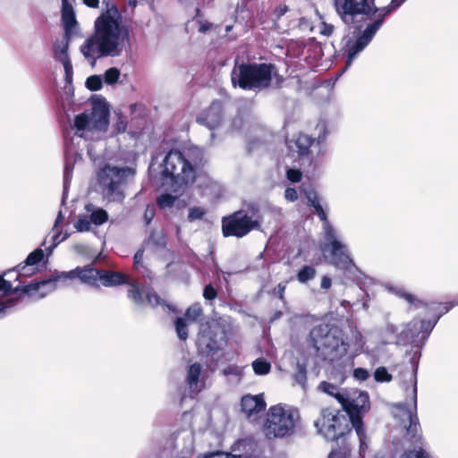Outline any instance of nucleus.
I'll list each match as a JSON object with an SVG mask.
<instances>
[{"label":"nucleus","mask_w":458,"mask_h":458,"mask_svg":"<svg viewBox=\"0 0 458 458\" xmlns=\"http://www.w3.org/2000/svg\"><path fill=\"white\" fill-rule=\"evenodd\" d=\"M202 315V308L199 303H194L190 306L185 313V320L195 322Z\"/></svg>","instance_id":"4c0bfd02"},{"label":"nucleus","mask_w":458,"mask_h":458,"mask_svg":"<svg viewBox=\"0 0 458 458\" xmlns=\"http://www.w3.org/2000/svg\"><path fill=\"white\" fill-rule=\"evenodd\" d=\"M120 70L115 67L107 69L103 74V81L108 85L116 83L120 78Z\"/></svg>","instance_id":"a19ab883"},{"label":"nucleus","mask_w":458,"mask_h":458,"mask_svg":"<svg viewBox=\"0 0 458 458\" xmlns=\"http://www.w3.org/2000/svg\"><path fill=\"white\" fill-rule=\"evenodd\" d=\"M286 177L291 182H298L301 180L302 173L299 169L289 168L286 171Z\"/></svg>","instance_id":"603ef678"},{"label":"nucleus","mask_w":458,"mask_h":458,"mask_svg":"<svg viewBox=\"0 0 458 458\" xmlns=\"http://www.w3.org/2000/svg\"><path fill=\"white\" fill-rule=\"evenodd\" d=\"M64 282L62 274L57 275L47 280L40 282H33L22 287H13L10 281L5 280L0 276V298L14 297L13 294L17 292H23L30 297L34 299H42L48 293H52L58 287V283Z\"/></svg>","instance_id":"ddd939ff"},{"label":"nucleus","mask_w":458,"mask_h":458,"mask_svg":"<svg viewBox=\"0 0 458 458\" xmlns=\"http://www.w3.org/2000/svg\"><path fill=\"white\" fill-rule=\"evenodd\" d=\"M317 275V270L312 266H304L296 276L297 280L301 284H306L309 281L315 278Z\"/></svg>","instance_id":"7c9ffc66"},{"label":"nucleus","mask_w":458,"mask_h":458,"mask_svg":"<svg viewBox=\"0 0 458 458\" xmlns=\"http://www.w3.org/2000/svg\"><path fill=\"white\" fill-rule=\"evenodd\" d=\"M206 214V210L200 207H192L189 208L188 220L192 222L201 219Z\"/></svg>","instance_id":"de8ad7c7"},{"label":"nucleus","mask_w":458,"mask_h":458,"mask_svg":"<svg viewBox=\"0 0 458 458\" xmlns=\"http://www.w3.org/2000/svg\"><path fill=\"white\" fill-rule=\"evenodd\" d=\"M274 66L267 64H241L232 72V82L243 89L261 90L270 85Z\"/></svg>","instance_id":"1a4fd4ad"},{"label":"nucleus","mask_w":458,"mask_h":458,"mask_svg":"<svg viewBox=\"0 0 458 458\" xmlns=\"http://www.w3.org/2000/svg\"><path fill=\"white\" fill-rule=\"evenodd\" d=\"M452 307L453 305H450L449 303H433L430 309H433L434 310L437 311L435 319H437V321L440 318V317L446 313Z\"/></svg>","instance_id":"8fccbe9b"},{"label":"nucleus","mask_w":458,"mask_h":458,"mask_svg":"<svg viewBox=\"0 0 458 458\" xmlns=\"http://www.w3.org/2000/svg\"><path fill=\"white\" fill-rule=\"evenodd\" d=\"M260 222L248 216L244 211H236L222 220V230L225 236L242 238L254 229H259Z\"/></svg>","instance_id":"dca6fc26"},{"label":"nucleus","mask_w":458,"mask_h":458,"mask_svg":"<svg viewBox=\"0 0 458 458\" xmlns=\"http://www.w3.org/2000/svg\"><path fill=\"white\" fill-rule=\"evenodd\" d=\"M387 289L394 294L405 299L409 303H414L416 301V298L411 293H407L400 286H387Z\"/></svg>","instance_id":"c03bdc74"},{"label":"nucleus","mask_w":458,"mask_h":458,"mask_svg":"<svg viewBox=\"0 0 458 458\" xmlns=\"http://www.w3.org/2000/svg\"><path fill=\"white\" fill-rule=\"evenodd\" d=\"M295 380L302 387H305L307 377L305 367L300 363L297 364V372L295 373Z\"/></svg>","instance_id":"09e8293b"},{"label":"nucleus","mask_w":458,"mask_h":458,"mask_svg":"<svg viewBox=\"0 0 458 458\" xmlns=\"http://www.w3.org/2000/svg\"><path fill=\"white\" fill-rule=\"evenodd\" d=\"M346 378V370L344 367L335 366L328 374V379L337 385H343Z\"/></svg>","instance_id":"72a5a7b5"},{"label":"nucleus","mask_w":458,"mask_h":458,"mask_svg":"<svg viewBox=\"0 0 458 458\" xmlns=\"http://www.w3.org/2000/svg\"><path fill=\"white\" fill-rule=\"evenodd\" d=\"M85 212L92 225L98 226L105 224L108 220V214L106 210L95 207L93 204H87L85 206Z\"/></svg>","instance_id":"bb28decb"},{"label":"nucleus","mask_w":458,"mask_h":458,"mask_svg":"<svg viewBox=\"0 0 458 458\" xmlns=\"http://www.w3.org/2000/svg\"><path fill=\"white\" fill-rule=\"evenodd\" d=\"M323 233L324 242L320 244V250L326 261L337 267H346L352 259L345 243L340 240L332 225H327Z\"/></svg>","instance_id":"4468645a"},{"label":"nucleus","mask_w":458,"mask_h":458,"mask_svg":"<svg viewBox=\"0 0 458 458\" xmlns=\"http://www.w3.org/2000/svg\"><path fill=\"white\" fill-rule=\"evenodd\" d=\"M241 406L246 417L251 419L265 410L266 403L262 394H246L242 398Z\"/></svg>","instance_id":"5701e85b"},{"label":"nucleus","mask_w":458,"mask_h":458,"mask_svg":"<svg viewBox=\"0 0 458 458\" xmlns=\"http://www.w3.org/2000/svg\"><path fill=\"white\" fill-rule=\"evenodd\" d=\"M228 454L230 458H264L259 443L252 437L236 440Z\"/></svg>","instance_id":"6ab92c4d"},{"label":"nucleus","mask_w":458,"mask_h":458,"mask_svg":"<svg viewBox=\"0 0 458 458\" xmlns=\"http://www.w3.org/2000/svg\"><path fill=\"white\" fill-rule=\"evenodd\" d=\"M305 198L307 199V205L313 208L315 213L318 216L319 219L323 222L322 230L326 228V225H332L327 219V215L324 209L321 199L315 190H305Z\"/></svg>","instance_id":"393cba45"},{"label":"nucleus","mask_w":458,"mask_h":458,"mask_svg":"<svg viewBox=\"0 0 458 458\" xmlns=\"http://www.w3.org/2000/svg\"><path fill=\"white\" fill-rule=\"evenodd\" d=\"M353 377L360 381H365L369 378V373L367 369L357 368L353 370Z\"/></svg>","instance_id":"4d7b16f0"},{"label":"nucleus","mask_w":458,"mask_h":458,"mask_svg":"<svg viewBox=\"0 0 458 458\" xmlns=\"http://www.w3.org/2000/svg\"><path fill=\"white\" fill-rule=\"evenodd\" d=\"M437 323V319H434V321L431 320H419V322H415L414 326L420 325V328L421 330V336L420 339H425L428 337L430 331L433 329Z\"/></svg>","instance_id":"79ce46f5"},{"label":"nucleus","mask_w":458,"mask_h":458,"mask_svg":"<svg viewBox=\"0 0 458 458\" xmlns=\"http://www.w3.org/2000/svg\"><path fill=\"white\" fill-rule=\"evenodd\" d=\"M164 187H165V185ZM165 190L169 191L170 193L161 194L157 199V203L158 207L160 208H163V209L172 208L174 206L175 200L179 198V196L182 195V194H176V193L173 192L171 191L169 185H166V189Z\"/></svg>","instance_id":"c85d7f7f"},{"label":"nucleus","mask_w":458,"mask_h":458,"mask_svg":"<svg viewBox=\"0 0 458 458\" xmlns=\"http://www.w3.org/2000/svg\"><path fill=\"white\" fill-rule=\"evenodd\" d=\"M415 322H419V320H413L409 325H407L406 329H404L400 336L403 340H407L410 342H415L417 338H420L421 330L420 328V325L414 326Z\"/></svg>","instance_id":"c756f323"},{"label":"nucleus","mask_w":458,"mask_h":458,"mask_svg":"<svg viewBox=\"0 0 458 458\" xmlns=\"http://www.w3.org/2000/svg\"><path fill=\"white\" fill-rule=\"evenodd\" d=\"M286 143L291 151L296 152L302 161L310 165L326 152L324 145H319L314 138L304 133H299L293 139L287 140Z\"/></svg>","instance_id":"f3484780"},{"label":"nucleus","mask_w":458,"mask_h":458,"mask_svg":"<svg viewBox=\"0 0 458 458\" xmlns=\"http://www.w3.org/2000/svg\"><path fill=\"white\" fill-rule=\"evenodd\" d=\"M132 174L133 171L128 167L105 165L98 172V181L108 200L120 202L124 198L121 185Z\"/></svg>","instance_id":"f8f14e48"},{"label":"nucleus","mask_w":458,"mask_h":458,"mask_svg":"<svg viewBox=\"0 0 458 458\" xmlns=\"http://www.w3.org/2000/svg\"><path fill=\"white\" fill-rule=\"evenodd\" d=\"M108 110L103 106H96L91 113H82L75 116L73 129L74 135L72 142L66 147V160L64 172V187L67 189L71 179L72 171L77 160L81 159L82 151L87 148L88 154L91 159L96 157L92 153L91 147L87 143L90 139H98L100 132L106 131L108 126Z\"/></svg>","instance_id":"7ed1b4c3"},{"label":"nucleus","mask_w":458,"mask_h":458,"mask_svg":"<svg viewBox=\"0 0 458 458\" xmlns=\"http://www.w3.org/2000/svg\"><path fill=\"white\" fill-rule=\"evenodd\" d=\"M310 337L313 347L326 359L335 360L347 353L348 344L338 327L319 324L312 328Z\"/></svg>","instance_id":"6e6552de"},{"label":"nucleus","mask_w":458,"mask_h":458,"mask_svg":"<svg viewBox=\"0 0 458 458\" xmlns=\"http://www.w3.org/2000/svg\"><path fill=\"white\" fill-rule=\"evenodd\" d=\"M66 239V235L64 236H61V234L59 233H55L53 236H52V241H53V245L52 247L50 248L49 251H52V249L55 248L57 244H59L60 242H62L63 241H64Z\"/></svg>","instance_id":"680f3d73"},{"label":"nucleus","mask_w":458,"mask_h":458,"mask_svg":"<svg viewBox=\"0 0 458 458\" xmlns=\"http://www.w3.org/2000/svg\"><path fill=\"white\" fill-rule=\"evenodd\" d=\"M284 290H285V285L284 284H278L274 291H275V293L278 294L280 299H283Z\"/></svg>","instance_id":"0e129e2a"},{"label":"nucleus","mask_w":458,"mask_h":458,"mask_svg":"<svg viewBox=\"0 0 458 458\" xmlns=\"http://www.w3.org/2000/svg\"><path fill=\"white\" fill-rule=\"evenodd\" d=\"M340 386L334 381H323L319 384L318 389L328 395L334 396L341 404L346 393L344 389L340 388Z\"/></svg>","instance_id":"cd10ccee"},{"label":"nucleus","mask_w":458,"mask_h":458,"mask_svg":"<svg viewBox=\"0 0 458 458\" xmlns=\"http://www.w3.org/2000/svg\"><path fill=\"white\" fill-rule=\"evenodd\" d=\"M320 33L327 37H329L333 34L334 26L331 24H327L326 22H322L319 28Z\"/></svg>","instance_id":"052dcab7"},{"label":"nucleus","mask_w":458,"mask_h":458,"mask_svg":"<svg viewBox=\"0 0 458 458\" xmlns=\"http://www.w3.org/2000/svg\"><path fill=\"white\" fill-rule=\"evenodd\" d=\"M18 302L17 297L0 298V318L12 310Z\"/></svg>","instance_id":"ea45409f"},{"label":"nucleus","mask_w":458,"mask_h":458,"mask_svg":"<svg viewBox=\"0 0 458 458\" xmlns=\"http://www.w3.org/2000/svg\"><path fill=\"white\" fill-rule=\"evenodd\" d=\"M43 257H44L43 250L38 248L29 254V256L25 259L24 263H26L27 265H31V266L35 267L38 263H39L42 260Z\"/></svg>","instance_id":"a18cd8bd"},{"label":"nucleus","mask_w":458,"mask_h":458,"mask_svg":"<svg viewBox=\"0 0 458 458\" xmlns=\"http://www.w3.org/2000/svg\"><path fill=\"white\" fill-rule=\"evenodd\" d=\"M347 417L344 411L327 408L321 411L314 426L326 439L334 441L351 431V421Z\"/></svg>","instance_id":"9b49d317"},{"label":"nucleus","mask_w":458,"mask_h":458,"mask_svg":"<svg viewBox=\"0 0 458 458\" xmlns=\"http://www.w3.org/2000/svg\"><path fill=\"white\" fill-rule=\"evenodd\" d=\"M328 133L329 131L327 123L325 121H320L315 127L316 138L314 139L316 142L319 143V145H323V142L325 141Z\"/></svg>","instance_id":"e433bc0d"},{"label":"nucleus","mask_w":458,"mask_h":458,"mask_svg":"<svg viewBox=\"0 0 458 458\" xmlns=\"http://www.w3.org/2000/svg\"><path fill=\"white\" fill-rule=\"evenodd\" d=\"M222 373L225 377L239 382L242 376V368L234 364L228 365L222 370Z\"/></svg>","instance_id":"c9c22d12"},{"label":"nucleus","mask_w":458,"mask_h":458,"mask_svg":"<svg viewBox=\"0 0 458 458\" xmlns=\"http://www.w3.org/2000/svg\"><path fill=\"white\" fill-rule=\"evenodd\" d=\"M69 39L70 38L64 36V38L55 41L54 44L55 58L63 64L67 81L72 80V65L68 55Z\"/></svg>","instance_id":"412c9836"},{"label":"nucleus","mask_w":458,"mask_h":458,"mask_svg":"<svg viewBox=\"0 0 458 458\" xmlns=\"http://www.w3.org/2000/svg\"><path fill=\"white\" fill-rule=\"evenodd\" d=\"M217 293L216 289L211 285L208 284L205 286L203 291V297L208 301H212L216 298Z\"/></svg>","instance_id":"6e6d98bb"},{"label":"nucleus","mask_w":458,"mask_h":458,"mask_svg":"<svg viewBox=\"0 0 458 458\" xmlns=\"http://www.w3.org/2000/svg\"><path fill=\"white\" fill-rule=\"evenodd\" d=\"M197 458H230V456L228 452L214 451L199 454Z\"/></svg>","instance_id":"5fc2aeb1"},{"label":"nucleus","mask_w":458,"mask_h":458,"mask_svg":"<svg viewBox=\"0 0 458 458\" xmlns=\"http://www.w3.org/2000/svg\"><path fill=\"white\" fill-rule=\"evenodd\" d=\"M64 281L67 279L79 278L83 284L98 287L99 270L89 266L84 267H77L69 272L62 273Z\"/></svg>","instance_id":"aec40b11"},{"label":"nucleus","mask_w":458,"mask_h":458,"mask_svg":"<svg viewBox=\"0 0 458 458\" xmlns=\"http://www.w3.org/2000/svg\"><path fill=\"white\" fill-rule=\"evenodd\" d=\"M252 368L256 375L263 376L269 373L271 364L263 358H259L252 362Z\"/></svg>","instance_id":"473e14b6"},{"label":"nucleus","mask_w":458,"mask_h":458,"mask_svg":"<svg viewBox=\"0 0 458 458\" xmlns=\"http://www.w3.org/2000/svg\"><path fill=\"white\" fill-rule=\"evenodd\" d=\"M74 228L77 232H90L92 230V224L89 218V216L85 214H81L78 216L77 221L74 223Z\"/></svg>","instance_id":"f704fd0d"},{"label":"nucleus","mask_w":458,"mask_h":458,"mask_svg":"<svg viewBox=\"0 0 458 458\" xmlns=\"http://www.w3.org/2000/svg\"><path fill=\"white\" fill-rule=\"evenodd\" d=\"M175 328L178 337L181 340H186L188 337L186 320L184 318H178L175 321Z\"/></svg>","instance_id":"49530a36"},{"label":"nucleus","mask_w":458,"mask_h":458,"mask_svg":"<svg viewBox=\"0 0 458 458\" xmlns=\"http://www.w3.org/2000/svg\"><path fill=\"white\" fill-rule=\"evenodd\" d=\"M162 165V186L169 185L176 194H182L197 179V160L189 150H170Z\"/></svg>","instance_id":"20e7f679"},{"label":"nucleus","mask_w":458,"mask_h":458,"mask_svg":"<svg viewBox=\"0 0 458 458\" xmlns=\"http://www.w3.org/2000/svg\"><path fill=\"white\" fill-rule=\"evenodd\" d=\"M155 216V208L153 206H148L144 212V220L148 225Z\"/></svg>","instance_id":"bf43d9fd"},{"label":"nucleus","mask_w":458,"mask_h":458,"mask_svg":"<svg viewBox=\"0 0 458 458\" xmlns=\"http://www.w3.org/2000/svg\"><path fill=\"white\" fill-rule=\"evenodd\" d=\"M102 85L103 79L100 75H91L86 81V87L92 91L101 89Z\"/></svg>","instance_id":"37998d69"},{"label":"nucleus","mask_w":458,"mask_h":458,"mask_svg":"<svg viewBox=\"0 0 458 458\" xmlns=\"http://www.w3.org/2000/svg\"><path fill=\"white\" fill-rule=\"evenodd\" d=\"M62 21L64 27L65 36L71 38L77 31V21L72 4L65 0L63 3Z\"/></svg>","instance_id":"a878e982"},{"label":"nucleus","mask_w":458,"mask_h":458,"mask_svg":"<svg viewBox=\"0 0 458 458\" xmlns=\"http://www.w3.org/2000/svg\"><path fill=\"white\" fill-rule=\"evenodd\" d=\"M103 286L113 287L120 284L128 285L127 296L137 306L149 304L152 307L163 306L165 301L155 293L141 287L136 280L128 275L113 270H99V279Z\"/></svg>","instance_id":"423d86ee"},{"label":"nucleus","mask_w":458,"mask_h":458,"mask_svg":"<svg viewBox=\"0 0 458 458\" xmlns=\"http://www.w3.org/2000/svg\"><path fill=\"white\" fill-rule=\"evenodd\" d=\"M344 412L348 416L352 428L360 441V454L362 456L369 448V440L362 421V417L370 408L369 396L365 391H354L346 394L341 403Z\"/></svg>","instance_id":"0eeeda50"},{"label":"nucleus","mask_w":458,"mask_h":458,"mask_svg":"<svg viewBox=\"0 0 458 458\" xmlns=\"http://www.w3.org/2000/svg\"><path fill=\"white\" fill-rule=\"evenodd\" d=\"M284 198L291 202L297 200L298 192L294 188L288 187L284 191Z\"/></svg>","instance_id":"13d9d810"},{"label":"nucleus","mask_w":458,"mask_h":458,"mask_svg":"<svg viewBox=\"0 0 458 458\" xmlns=\"http://www.w3.org/2000/svg\"><path fill=\"white\" fill-rule=\"evenodd\" d=\"M198 123L209 130L218 127L222 122V106L219 103L214 102L198 116Z\"/></svg>","instance_id":"4be33fe9"},{"label":"nucleus","mask_w":458,"mask_h":458,"mask_svg":"<svg viewBox=\"0 0 458 458\" xmlns=\"http://www.w3.org/2000/svg\"><path fill=\"white\" fill-rule=\"evenodd\" d=\"M300 422L297 408L279 403L268 409L263 432L269 439L287 437L295 433Z\"/></svg>","instance_id":"39448f33"},{"label":"nucleus","mask_w":458,"mask_h":458,"mask_svg":"<svg viewBox=\"0 0 458 458\" xmlns=\"http://www.w3.org/2000/svg\"><path fill=\"white\" fill-rule=\"evenodd\" d=\"M374 379L377 383H389L393 380V376L388 372L386 367H378L374 371Z\"/></svg>","instance_id":"58836bf2"},{"label":"nucleus","mask_w":458,"mask_h":458,"mask_svg":"<svg viewBox=\"0 0 458 458\" xmlns=\"http://www.w3.org/2000/svg\"><path fill=\"white\" fill-rule=\"evenodd\" d=\"M409 386L404 389L406 402L394 406V417L400 421L408 435L415 437L420 431L417 416V382L415 375L407 372Z\"/></svg>","instance_id":"9d476101"},{"label":"nucleus","mask_w":458,"mask_h":458,"mask_svg":"<svg viewBox=\"0 0 458 458\" xmlns=\"http://www.w3.org/2000/svg\"><path fill=\"white\" fill-rule=\"evenodd\" d=\"M174 458H191L195 452V435L191 428L174 433Z\"/></svg>","instance_id":"a211bd4d"},{"label":"nucleus","mask_w":458,"mask_h":458,"mask_svg":"<svg viewBox=\"0 0 458 458\" xmlns=\"http://www.w3.org/2000/svg\"><path fill=\"white\" fill-rule=\"evenodd\" d=\"M131 31L115 7L108 8L95 21L94 32L85 39L80 50L94 66L102 57H119L130 48Z\"/></svg>","instance_id":"f257e3e1"},{"label":"nucleus","mask_w":458,"mask_h":458,"mask_svg":"<svg viewBox=\"0 0 458 458\" xmlns=\"http://www.w3.org/2000/svg\"><path fill=\"white\" fill-rule=\"evenodd\" d=\"M287 11H288L287 6L284 4H281L276 9V13L277 17H280V16L284 15Z\"/></svg>","instance_id":"338daca9"},{"label":"nucleus","mask_w":458,"mask_h":458,"mask_svg":"<svg viewBox=\"0 0 458 458\" xmlns=\"http://www.w3.org/2000/svg\"><path fill=\"white\" fill-rule=\"evenodd\" d=\"M400 458H429L428 454L422 449H415L405 452Z\"/></svg>","instance_id":"3c124183"},{"label":"nucleus","mask_w":458,"mask_h":458,"mask_svg":"<svg viewBox=\"0 0 458 458\" xmlns=\"http://www.w3.org/2000/svg\"><path fill=\"white\" fill-rule=\"evenodd\" d=\"M352 336L355 339L356 344L358 345L361 346L362 345V335H361L360 332H359L358 330L353 331Z\"/></svg>","instance_id":"69168bd1"},{"label":"nucleus","mask_w":458,"mask_h":458,"mask_svg":"<svg viewBox=\"0 0 458 458\" xmlns=\"http://www.w3.org/2000/svg\"><path fill=\"white\" fill-rule=\"evenodd\" d=\"M328 458H344V453L340 450H333L329 455Z\"/></svg>","instance_id":"774afa93"},{"label":"nucleus","mask_w":458,"mask_h":458,"mask_svg":"<svg viewBox=\"0 0 458 458\" xmlns=\"http://www.w3.org/2000/svg\"><path fill=\"white\" fill-rule=\"evenodd\" d=\"M186 382L191 393L198 394L205 387V379L199 363L189 367Z\"/></svg>","instance_id":"b1692460"},{"label":"nucleus","mask_w":458,"mask_h":458,"mask_svg":"<svg viewBox=\"0 0 458 458\" xmlns=\"http://www.w3.org/2000/svg\"><path fill=\"white\" fill-rule=\"evenodd\" d=\"M331 285H332L331 278L327 276H324L321 279V284H320L321 289L327 290L331 287Z\"/></svg>","instance_id":"e2e57ef3"},{"label":"nucleus","mask_w":458,"mask_h":458,"mask_svg":"<svg viewBox=\"0 0 458 458\" xmlns=\"http://www.w3.org/2000/svg\"><path fill=\"white\" fill-rule=\"evenodd\" d=\"M37 271L36 267H33L31 265H27L26 263H21L19 264L13 270H9L6 273H4V276H8L12 274L13 272L17 273V276H30L33 274H35Z\"/></svg>","instance_id":"2f4dec72"},{"label":"nucleus","mask_w":458,"mask_h":458,"mask_svg":"<svg viewBox=\"0 0 458 458\" xmlns=\"http://www.w3.org/2000/svg\"><path fill=\"white\" fill-rule=\"evenodd\" d=\"M165 246V241L161 233H154L148 239V245Z\"/></svg>","instance_id":"864d4df0"},{"label":"nucleus","mask_w":458,"mask_h":458,"mask_svg":"<svg viewBox=\"0 0 458 458\" xmlns=\"http://www.w3.org/2000/svg\"><path fill=\"white\" fill-rule=\"evenodd\" d=\"M405 0H392L387 6L377 8L375 0H335V7L343 21L352 23L357 15L362 14L375 20L368 23L365 30L354 41L349 40L344 47L346 66L348 68L357 55L362 52L372 40L383 24L385 17L398 8Z\"/></svg>","instance_id":"f03ea898"},{"label":"nucleus","mask_w":458,"mask_h":458,"mask_svg":"<svg viewBox=\"0 0 458 458\" xmlns=\"http://www.w3.org/2000/svg\"><path fill=\"white\" fill-rule=\"evenodd\" d=\"M226 326L221 320L212 319L202 324L198 336V345L202 352L214 353L225 347Z\"/></svg>","instance_id":"2eb2a0df"}]
</instances>
